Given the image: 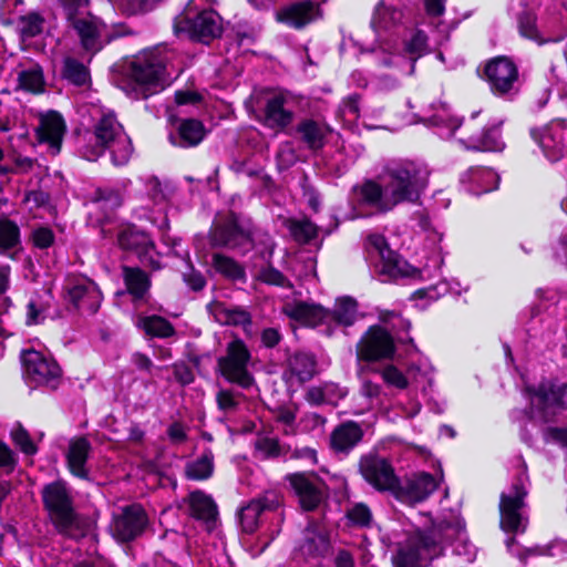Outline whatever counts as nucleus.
Listing matches in <instances>:
<instances>
[{"label":"nucleus","mask_w":567,"mask_h":567,"mask_svg":"<svg viewBox=\"0 0 567 567\" xmlns=\"http://www.w3.org/2000/svg\"><path fill=\"white\" fill-rule=\"evenodd\" d=\"M380 178L381 183L368 179L352 188L354 209L370 207L385 214L402 203H416L427 186L429 172L415 162H391Z\"/></svg>","instance_id":"nucleus-1"},{"label":"nucleus","mask_w":567,"mask_h":567,"mask_svg":"<svg viewBox=\"0 0 567 567\" xmlns=\"http://www.w3.org/2000/svg\"><path fill=\"white\" fill-rule=\"evenodd\" d=\"M40 495L47 519L59 535L70 539L85 536L86 520L78 512L72 491L65 482L54 481L45 484Z\"/></svg>","instance_id":"nucleus-2"},{"label":"nucleus","mask_w":567,"mask_h":567,"mask_svg":"<svg viewBox=\"0 0 567 567\" xmlns=\"http://www.w3.org/2000/svg\"><path fill=\"white\" fill-rule=\"evenodd\" d=\"M110 150L112 162L116 166L125 165L133 153L132 141L122 124L113 114L103 115L82 137L79 152L87 161H96Z\"/></svg>","instance_id":"nucleus-3"},{"label":"nucleus","mask_w":567,"mask_h":567,"mask_svg":"<svg viewBox=\"0 0 567 567\" xmlns=\"http://www.w3.org/2000/svg\"><path fill=\"white\" fill-rule=\"evenodd\" d=\"M167 61L168 58L158 47L134 55L127 64V83L123 89L135 99H147L161 92L166 85Z\"/></svg>","instance_id":"nucleus-4"},{"label":"nucleus","mask_w":567,"mask_h":567,"mask_svg":"<svg viewBox=\"0 0 567 567\" xmlns=\"http://www.w3.org/2000/svg\"><path fill=\"white\" fill-rule=\"evenodd\" d=\"M460 534L461 528L447 522L426 532H416L399 548L393 563L395 567H426L430 560L442 555V545Z\"/></svg>","instance_id":"nucleus-5"},{"label":"nucleus","mask_w":567,"mask_h":567,"mask_svg":"<svg viewBox=\"0 0 567 567\" xmlns=\"http://www.w3.org/2000/svg\"><path fill=\"white\" fill-rule=\"evenodd\" d=\"M529 393L530 403L526 413L530 421L555 422L567 410V382L557 378L544 379Z\"/></svg>","instance_id":"nucleus-6"},{"label":"nucleus","mask_w":567,"mask_h":567,"mask_svg":"<svg viewBox=\"0 0 567 567\" xmlns=\"http://www.w3.org/2000/svg\"><path fill=\"white\" fill-rule=\"evenodd\" d=\"M250 358L245 342L235 339L227 344L225 355L217 359V371L228 382L248 390L255 383V379L248 370Z\"/></svg>","instance_id":"nucleus-7"},{"label":"nucleus","mask_w":567,"mask_h":567,"mask_svg":"<svg viewBox=\"0 0 567 567\" xmlns=\"http://www.w3.org/2000/svg\"><path fill=\"white\" fill-rule=\"evenodd\" d=\"M176 34L186 33L190 40L209 44L223 33L221 18L215 10H203L192 14L186 12L175 18Z\"/></svg>","instance_id":"nucleus-8"},{"label":"nucleus","mask_w":567,"mask_h":567,"mask_svg":"<svg viewBox=\"0 0 567 567\" xmlns=\"http://www.w3.org/2000/svg\"><path fill=\"white\" fill-rule=\"evenodd\" d=\"M208 241L212 248L243 249L251 247L250 231L240 225L236 214L215 220L209 229Z\"/></svg>","instance_id":"nucleus-9"},{"label":"nucleus","mask_w":567,"mask_h":567,"mask_svg":"<svg viewBox=\"0 0 567 567\" xmlns=\"http://www.w3.org/2000/svg\"><path fill=\"white\" fill-rule=\"evenodd\" d=\"M526 496L527 489L520 478L512 484L507 493L501 494L499 525L505 533H524L526 530L528 518L523 513Z\"/></svg>","instance_id":"nucleus-10"},{"label":"nucleus","mask_w":567,"mask_h":567,"mask_svg":"<svg viewBox=\"0 0 567 567\" xmlns=\"http://www.w3.org/2000/svg\"><path fill=\"white\" fill-rule=\"evenodd\" d=\"M303 511L312 512L327 499L328 486L315 473H293L287 476Z\"/></svg>","instance_id":"nucleus-11"},{"label":"nucleus","mask_w":567,"mask_h":567,"mask_svg":"<svg viewBox=\"0 0 567 567\" xmlns=\"http://www.w3.org/2000/svg\"><path fill=\"white\" fill-rule=\"evenodd\" d=\"M117 243L123 250L136 255L144 267H150L152 270L161 269L155 245L147 233L130 225L118 231Z\"/></svg>","instance_id":"nucleus-12"},{"label":"nucleus","mask_w":567,"mask_h":567,"mask_svg":"<svg viewBox=\"0 0 567 567\" xmlns=\"http://www.w3.org/2000/svg\"><path fill=\"white\" fill-rule=\"evenodd\" d=\"M359 472L378 491L393 492L398 476L391 463L377 452L363 454L359 461Z\"/></svg>","instance_id":"nucleus-13"},{"label":"nucleus","mask_w":567,"mask_h":567,"mask_svg":"<svg viewBox=\"0 0 567 567\" xmlns=\"http://www.w3.org/2000/svg\"><path fill=\"white\" fill-rule=\"evenodd\" d=\"M71 29L75 32L83 50L90 53L91 56L101 51L113 39L107 25L92 13L78 19Z\"/></svg>","instance_id":"nucleus-14"},{"label":"nucleus","mask_w":567,"mask_h":567,"mask_svg":"<svg viewBox=\"0 0 567 567\" xmlns=\"http://www.w3.org/2000/svg\"><path fill=\"white\" fill-rule=\"evenodd\" d=\"M148 524L146 512L140 504H132L115 514L111 525L114 538L128 543L140 537Z\"/></svg>","instance_id":"nucleus-15"},{"label":"nucleus","mask_w":567,"mask_h":567,"mask_svg":"<svg viewBox=\"0 0 567 567\" xmlns=\"http://www.w3.org/2000/svg\"><path fill=\"white\" fill-rule=\"evenodd\" d=\"M321 17L320 4L312 0L291 1L275 11V20L293 30H302Z\"/></svg>","instance_id":"nucleus-16"},{"label":"nucleus","mask_w":567,"mask_h":567,"mask_svg":"<svg viewBox=\"0 0 567 567\" xmlns=\"http://www.w3.org/2000/svg\"><path fill=\"white\" fill-rule=\"evenodd\" d=\"M394 351L395 347L391 333L380 326H373L369 328L357 344V359L368 362L390 359Z\"/></svg>","instance_id":"nucleus-17"},{"label":"nucleus","mask_w":567,"mask_h":567,"mask_svg":"<svg viewBox=\"0 0 567 567\" xmlns=\"http://www.w3.org/2000/svg\"><path fill=\"white\" fill-rule=\"evenodd\" d=\"M368 251L372 257L379 258L375 269L380 275L388 276L390 279L405 277L406 261L403 260L395 251H393L384 236L372 234L368 237Z\"/></svg>","instance_id":"nucleus-18"},{"label":"nucleus","mask_w":567,"mask_h":567,"mask_svg":"<svg viewBox=\"0 0 567 567\" xmlns=\"http://www.w3.org/2000/svg\"><path fill=\"white\" fill-rule=\"evenodd\" d=\"M485 75L494 93L507 95L517 91L518 69L507 56L489 60L485 65Z\"/></svg>","instance_id":"nucleus-19"},{"label":"nucleus","mask_w":567,"mask_h":567,"mask_svg":"<svg viewBox=\"0 0 567 567\" xmlns=\"http://www.w3.org/2000/svg\"><path fill=\"white\" fill-rule=\"evenodd\" d=\"M21 363L27 378L37 385H51L60 378V367L55 361L47 359L41 352L33 349L21 352Z\"/></svg>","instance_id":"nucleus-20"},{"label":"nucleus","mask_w":567,"mask_h":567,"mask_svg":"<svg viewBox=\"0 0 567 567\" xmlns=\"http://www.w3.org/2000/svg\"><path fill=\"white\" fill-rule=\"evenodd\" d=\"M437 488V482L432 474L417 473L404 481L396 478V486L392 494L399 501L408 504L420 503L426 499Z\"/></svg>","instance_id":"nucleus-21"},{"label":"nucleus","mask_w":567,"mask_h":567,"mask_svg":"<svg viewBox=\"0 0 567 567\" xmlns=\"http://www.w3.org/2000/svg\"><path fill=\"white\" fill-rule=\"evenodd\" d=\"M65 299L78 311L94 315L100 308L102 293L94 281L79 278L68 285Z\"/></svg>","instance_id":"nucleus-22"},{"label":"nucleus","mask_w":567,"mask_h":567,"mask_svg":"<svg viewBox=\"0 0 567 567\" xmlns=\"http://www.w3.org/2000/svg\"><path fill=\"white\" fill-rule=\"evenodd\" d=\"M280 505V498L275 492H268L259 498L250 501L243 506L238 513L239 524L243 532L247 534L254 533L262 515L266 512H272Z\"/></svg>","instance_id":"nucleus-23"},{"label":"nucleus","mask_w":567,"mask_h":567,"mask_svg":"<svg viewBox=\"0 0 567 567\" xmlns=\"http://www.w3.org/2000/svg\"><path fill=\"white\" fill-rule=\"evenodd\" d=\"M287 104L288 100L281 93L267 96L262 109L264 125L278 132L285 131L295 118V112Z\"/></svg>","instance_id":"nucleus-24"},{"label":"nucleus","mask_w":567,"mask_h":567,"mask_svg":"<svg viewBox=\"0 0 567 567\" xmlns=\"http://www.w3.org/2000/svg\"><path fill=\"white\" fill-rule=\"evenodd\" d=\"M66 125L60 113L50 111L40 116L39 126L37 127L38 140L41 143L49 144L52 154H58L61 150L63 135Z\"/></svg>","instance_id":"nucleus-25"},{"label":"nucleus","mask_w":567,"mask_h":567,"mask_svg":"<svg viewBox=\"0 0 567 567\" xmlns=\"http://www.w3.org/2000/svg\"><path fill=\"white\" fill-rule=\"evenodd\" d=\"M364 431L354 421L338 424L330 434V449L334 454L348 455L362 440Z\"/></svg>","instance_id":"nucleus-26"},{"label":"nucleus","mask_w":567,"mask_h":567,"mask_svg":"<svg viewBox=\"0 0 567 567\" xmlns=\"http://www.w3.org/2000/svg\"><path fill=\"white\" fill-rule=\"evenodd\" d=\"M330 549V540L326 530L315 520H310L303 532L300 551L307 557H323Z\"/></svg>","instance_id":"nucleus-27"},{"label":"nucleus","mask_w":567,"mask_h":567,"mask_svg":"<svg viewBox=\"0 0 567 567\" xmlns=\"http://www.w3.org/2000/svg\"><path fill=\"white\" fill-rule=\"evenodd\" d=\"M91 443L84 436L74 439L69 444L66 453V462L70 472L82 480H90V473L86 467L89 454L91 452Z\"/></svg>","instance_id":"nucleus-28"},{"label":"nucleus","mask_w":567,"mask_h":567,"mask_svg":"<svg viewBox=\"0 0 567 567\" xmlns=\"http://www.w3.org/2000/svg\"><path fill=\"white\" fill-rule=\"evenodd\" d=\"M296 132L302 143L309 150H321L326 143L328 135L331 133L330 127L313 118H303L296 127Z\"/></svg>","instance_id":"nucleus-29"},{"label":"nucleus","mask_w":567,"mask_h":567,"mask_svg":"<svg viewBox=\"0 0 567 567\" xmlns=\"http://www.w3.org/2000/svg\"><path fill=\"white\" fill-rule=\"evenodd\" d=\"M530 135L550 162H556L563 157L565 144L559 127H549L543 131L532 128Z\"/></svg>","instance_id":"nucleus-30"},{"label":"nucleus","mask_w":567,"mask_h":567,"mask_svg":"<svg viewBox=\"0 0 567 567\" xmlns=\"http://www.w3.org/2000/svg\"><path fill=\"white\" fill-rule=\"evenodd\" d=\"M205 133V127L200 121L187 118L181 121L176 133H171L168 138L173 145L186 148L198 145Z\"/></svg>","instance_id":"nucleus-31"},{"label":"nucleus","mask_w":567,"mask_h":567,"mask_svg":"<svg viewBox=\"0 0 567 567\" xmlns=\"http://www.w3.org/2000/svg\"><path fill=\"white\" fill-rule=\"evenodd\" d=\"M188 511L192 517L208 525L215 524L218 509L214 499L202 491H194L187 496Z\"/></svg>","instance_id":"nucleus-32"},{"label":"nucleus","mask_w":567,"mask_h":567,"mask_svg":"<svg viewBox=\"0 0 567 567\" xmlns=\"http://www.w3.org/2000/svg\"><path fill=\"white\" fill-rule=\"evenodd\" d=\"M286 312L290 318L308 326L328 322L329 319V309L305 301L287 305Z\"/></svg>","instance_id":"nucleus-33"},{"label":"nucleus","mask_w":567,"mask_h":567,"mask_svg":"<svg viewBox=\"0 0 567 567\" xmlns=\"http://www.w3.org/2000/svg\"><path fill=\"white\" fill-rule=\"evenodd\" d=\"M122 275L126 291L132 296L133 300H144L151 288L148 275L138 267L130 266L122 267Z\"/></svg>","instance_id":"nucleus-34"},{"label":"nucleus","mask_w":567,"mask_h":567,"mask_svg":"<svg viewBox=\"0 0 567 567\" xmlns=\"http://www.w3.org/2000/svg\"><path fill=\"white\" fill-rule=\"evenodd\" d=\"M61 76L68 83L78 87H89L91 85L89 66L72 55L63 58Z\"/></svg>","instance_id":"nucleus-35"},{"label":"nucleus","mask_w":567,"mask_h":567,"mask_svg":"<svg viewBox=\"0 0 567 567\" xmlns=\"http://www.w3.org/2000/svg\"><path fill=\"white\" fill-rule=\"evenodd\" d=\"M209 313L220 324L243 326L250 324L249 312L238 307H226L225 303L215 301L208 305Z\"/></svg>","instance_id":"nucleus-36"},{"label":"nucleus","mask_w":567,"mask_h":567,"mask_svg":"<svg viewBox=\"0 0 567 567\" xmlns=\"http://www.w3.org/2000/svg\"><path fill=\"white\" fill-rule=\"evenodd\" d=\"M136 327L142 330L147 338L165 339L176 333L174 326L164 317L140 316L136 320Z\"/></svg>","instance_id":"nucleus-37"},{"label":"nucleus","mask_w":567,"mask_h":567,"mask_svg":"<svg viewBox=\"0 0 567 567\" xmlns=\"http://www.w3.org/2000/svg\"><path fill=\"white\" fill-rule=\"evenodd\" d=\"M317 361L313 354L297 352L288 359V370L299 382L303 383L316 374Z\"/></svg>","instance_id":"nucleus-38"},{"label":"nucleus","mask_w":567,"mask_h":567,"mask_svg":"<svg viewBox=\"0 0 567 567\" xmlns=\"http://www.w3.org/2000/svg\"><path fill=\"white\" fill-rule=\"evenodd\" d=\"M292 239L299 245L313 243L318 237L319 228L309 218H288L285 224Z\"/></svg>","instance_id":"nucleus-39"},{"label":"nucleus","mask_w":567,"mask_h":567,"mask_svg":"<svg viewBox=\"0 0 567 567\" xmlns=\"http://www.w3.org/2000/svg\"><path fill=\"white\" fill-rule=\"evenodd\" d=\"M20 229L18 225L10 219L0 220V254L13 259L20 250Z\"/></svg>","instance_id":"nucleus-40"},{"label":"nucleus","mask_w":567,"mask_h":567,"mask_svg":"<svg viewBox=\"0 0 567 567\" xmlns=\"http://www.w3.org/2000/svg\"><path fill=\"white\" fill-rule=\"evenodd\" d=\"M501 123L492 125L491 127H486L482 135L476 137H471V144L467 145V148L476 150V151H502L504 148V143L501 138Z\"/></svg>","instance_id":"nucleus-41"},{"label":"nucleus","mask_w":567,"mask_h":567,"mask_svg":"<svg viewBox=\"0 0 567 567\" xmlns=\"http://www.w3.org/2000/svg\"><path fill=\"white\" fill-rule=\"evenodd\" d=\"M357 307V301L350 297H343L337 300L334 309L329 310L328 322L351 326L355 320Z\"/></svg>","instance_id":"nucleus-42"},{"label":"nucleus","mask_w":567,"mask_h":567,"mask_svg":"<svg viewBox=\"0 0 567 567\" xmlns=\"http://www.w3.org/2000/svg\"><path fill=\"white\" fill-rule=\"evenodd\" d=\"M213 267L218 274L227 279L241 281H245L246 279L245 268L235 259L226 255L219 252L214 254Z\"/></svg>","instance_id":"nucleus-43"},{"label":"nucleus","mask_w":567,"mask_h":567,"mask_svg":"<svg viewBox=\"0 0 567 567\" xmlns=\"http://www.w3.org/2000/svg\"><path fill=\"white\" fill-rule=\"evenodd\" d=\"M19 86L31 93H41L44 91L43 70L39 64H32L18 74Z\"/></svg>","instance_id":"nucleus-44"},{"label":"nucleus","mask_w":567,"mask_h":567,"mask_svg":"<svg viewBox=\"0 0 567 567\" xmlns=\"http://www.w3.org/2000/svg\"><path fill=\"white\" fill-rule=\"evenodd\" d=\"M45 20L38 12H28L17 20V30L22 40H29L43 32Z\"/></svg>","instance_id":"nucleus-45"},{"label":"nucleus","mask_w":567,"mask_h":567,"mask_svg":"<svg viewBox=\"0 0 567 567\" xmlns=\"http://www.w3.org/2000/svg\"><path fill=\"white\" fill-rule=\"evenodd\" d=\"M214 455L210 450H206L203 455L194 462L186 465V475L190 480H206L212 476Z\"/></svg>","instance_id":"nucleus-46"},{"label":"nucleus","mask_w":567,"mask_h":567,"mask_svg":"<svg viewBox=\"0 0 567 567\" xmlns=\"http://www.w3.org/2000/svg\"><path fill=\"white\" fill-rule=\"evenodd\" d=\"M69 25L72 27L78 19L90 14L87 0H59Z\"/></svg>","instance_id":"nucleus-47"},{"label":"nucleus","mask_w":567,"mask_h":567,"mask_svg":"<svg viewBox=\"0 0 567 567\" xmlns=\"http://www.w3.org/2000/svg\"><path fill=\"white\" fill-rule=\"evenodd\" d=\"M257 278L267 285L292 288L290 280L281 271L270 265L261 268Z\"/></svg>","instance_id":"nucleus-48"},{"label":"nucleus","mask_w":567,"mask_h":567,"mask_svg":"<svg viewBox=\"0 0 567 567\" xmlns=\"http://www.w3.org/2000/svg\"><path fill=\"white\" fill-rule=\"evenodd\" d=\"M94 200L101 209L110 212H113L122 205L121 194L114 189H97Z\"/></svg>","instance_id":"nucleus-49"},{"label":"nucleus","mask_w":567,"mask_h":567,"mask_svg":"<svg viewBox=\"0 0 567 567\" xmlns=\"http://www.w3.org/2000/svg\"><path fill=\"white\" fill-rule=\"evenodd\" d=\"M519 33L527 39L539 41V33L536 28V17L529 11H524L518 16Z\"/></svg>","instance_id":"nucleus-50"},{"label":"nucleus","mask_w":567,"mask_h":567,"mask_svg":"<svg viewBox=\"0 0 567 567\" xmlns=\"http://www.w3.org/2000/svg\"><path fill=\"white\" fill-rule=\"evenodd\" d=\"M241 393H237L229 389H220L216 393V402L217 406L220 411L227 413V412H234L237 410L239 402L238 398H241Z\"/></svg>","instance_id":"nucleus-51"},{"label":"nucleus","mask_w":567,"mask_h":567,"mask_svg":"<svg viewBox=\"0 0 567 567\" xmlns=\"http://www.w3.org/2000/svg\"><path fill=\"white\" fill-rule=\"evenodd\" d=\"M256 449L264 453L266 457H276L280 455H286L287 450L281 446L277 439L275 437H260L256 441Z\"/></svg>","instance_id":"nucleus-52"},{"label":"nucleus","mask_w":567,"mask_h":567,"mask_svg":"<svg viewBox=\"0 0 567 567\" xmlns=\"http://www.w3.org/2000/svg\"><path fill=\"white\" fill-rule=\"evenodd\" d=\"M12 439L23 453L28 455H33L37 453V446L32 442L27 430L23 429L21 425H19L14 431H12Z\"/></svg>","instance_id":"nucleus-53"},{"label":"nucleus","mask_w":567,"mask_h":567,"mask_svg":"<svg viewBox=\"0 0 567 567\" xmlns=\"http://www.w3.org/2000/svg\"><path fill=\"white\" fill-rule=\"evenodd\" d=\"M348 518L355 525L368 526L372 515L369 507L364 504H357L348 512Z\"/></svg>","instance_id":"nucleus-54"},{"label":"nucleus","mask_w":567,"mask_h":567,"mask_svg":"<svg viewBox=\"0 0 567 567\" xmlns=\"http://www.w3.org/2000/svg\"><path fill=\"white\" fill-rule=\"evenodd\" d=\"M427 37L423 31H417L413 34L412 39L406 43V51L410 54L421 56L426 51Z\"/></svg>","instance_id":"nucleus-55"},{"label":"nucleus","mask_w":567,"mask_h":567,"mask_svg":"<svg viewBox=\"0 0 567 567\" xmlns=\"http://www.w3.org/2000/svg\"><path fill=\"white\" fill-rule=\"evenodd\" d=\"M32 239L35 247L45 249L54 243V234L48 227H40L33 230Z\"/></svg>","instance_id":"nucleus-56"},{"label":"nucleus","mask_w":567,"mask_h":567,"mask_svg":"<svg viewBox=\"0 0 567 567\" xmlns=\"http://www.w3.org/2000/svg\"><path fill=\"white\" fill-rule=\"evenodd\" d=\"M175 380L182 385H188L194 382L195 375L189 365L184 362L173 364Z\"/></svg>","instance_id":"nucleus-57"},{"label":"nucleus","mask_w":567,"mask_h":567,"mask_svg":"<svg viewBox=\"0 0 567 567\" xmlns=\"http://www.w3.org/2000/svg\"><path fill=\"white\" fill-rule=\"evenodd\" d=\"M382 375L385 382L395 385L399 389L408 386L406 378L393 365L385 368Z\"/></svg>","instance_id":"nucleus-58"},{"label":"nucleus","mask_w":567,"mask_h":567,"mask_svg":"<svg viewBox=\"0 0 567 567\" xmlns=\"http://www.w3.org/2000/svg\"><path fill=\"white\" fill-rule=\"evenodd\" d=\"M183 280L193 291H200L206 286L204 276L194 268L183 274Z\"/></svg>","instance_id":"nucleus-59"},{"label":"nucleus","mask_w":567,"mask_h":567,"mask_svg":"<svg viewBox=\"0 0 567 567\" xmlns=\"http://www.w3.org/2000/svg\"><path fill=\"white\" fill-rule=\"evenodd\" d=\"M286 452H290V457L296 460H306L311 464L317 463V453L313 449L303 446V447H295L292 451L290 447L287 449Z\"/></svg>","instance_id":"nucleus-60"},{"label":"nucleus","mask_w":567,"mask_h":567,"mask_svg":"<svg viewBox=\"0 0 567 567\" xmlns=\"http://www.w3.org/2000/svg\"><path fill=\"white\" fill-rule=\"evenodd\" d=\"M27 324H38L42 322L44 316L43 308L39 306L35 301H30L27 306Z\"/></svg>","instance_id":"nucleus-61"},{"label":"nucleus","mask_w":567,"mask_h":567,"mask_svg":"<svg viewBox=\"0 0 567 567\" xmlns=\"http://www.w3.org/2000/svg\"><path fill=\"white\" fill-rule=\"evenodd\" d=\"M276 421L285 424L286 426H292L296 421V412L293 409L288 406H279L275 411Z\"/></svg>","instance_id":"nucleus-62"},{"label":"nucleus","mask_w":567,"mask_h":567,"mask_svg":"<svg viewBox=\"0 0 567 567\" xmlns=\"http://www.w3.org/2000/svg\"><path fill=\"white\" fill-rule=\"evenodd\" d=\"M281 340L280 332L275 328L264 329L261 332V342L267 348L276 347Z\"/></svg>","instance_id":"nucleus-63"},{"label":"nucleus","mask_w":567,"mask_h":567,"mask_svg":"<svg viewBox=\"0 0 567 567\" xmlns=\"http://www.w3.org/2000/svg\"><path fill=\"white\" fill-rule=\"evenodd\" d=\"M132 362L138 370L146 371L148 373H151L154 368L153 361L146 354L141 352L133 353Z\"/></svg>","instance_id":"nucleus-64"}]
</instances>
